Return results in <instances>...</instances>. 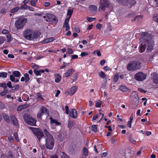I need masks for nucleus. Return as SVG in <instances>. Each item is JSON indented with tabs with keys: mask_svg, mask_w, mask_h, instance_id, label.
<instances>
[{
	"mask_svg": "<svg viewBox=\"0 0 158 158\" xmlns=\"http://www.w3.org/2000/svg\"><path fill=\"white\" fill-rule=\"evenodd\" d=\"M5 40V39L2 36H0V44H2Z\"/></svg>",
	"mask_w": 158,
	"mask_h": 158,
	"instance_id": "54",
	"label": "nucleus"
},
{
	"mask_svg": "<svg viewBox=\"0 0 158 158\" xmlns=\"http://www.w3.org/2000/svg\"><path fill=\"white\" fill-rule=\"evenodd\" d=\"M50 4L49 2H45L44 3V6L46 7L48 6Z\"/></svg>",
	"mask_w": 158,
	"mask_h": 158,
	"instance_id": "64",
	"label": "nucleus"
},
{
	"mask_svg": "<svg viewBox=\"0 0 158 158\" xmlns=\"http://www.w3.org/2000/svg\"><path fill=\"white\" fill-rule=\"evenodd\" d=\"M98 114H96L95 115H94L93 117L92 121L96 120L98 118Z\"/></svg>",
	"mask_w": 158,
	"mask_h": 158,
	"instance_id": "62",
	"label": "nucleus"
},
{
	"mask_svg": "<svg viewBox=\"0 0 158 158\" xmlns=\"http://www.w3.org/2000/svg\"><path fill=\"white\" fill-rule=\"evenodd\" d=\"M43 114H47L48 111L47 109L44 106H42L41 107L40 109V111Z\"/></svg>",
	"mask_w": 158,
	"mask_h": 158,
	"instance_id": "27",
	"label": "nucleus"
},
{
	"mask_svg": "<svg viewBox=\"0 0 158 158\" xmlns=\"http://www.w3.org/2000/svg\"><path fill=\"white\" fill-rule=\"evenodd\" d=\"M63 27L65 28V30L66 31H67L69 29V24H64Z\"/></svg>",
	"mask_w": 158,
	"mask_h": 158,
	"instance_id": "45",
	"label": "nucleus"
},
{
	"mask_svg": "<svg viewBox=\"0 0 158 158\" xmlns=\"http://www.w3.org/2000/svg\"><path fill=\"white\" fill-rule=\"evenodd\" d=\"M109 5L107 0H101L99 10L101 9L102 10H107L109 9Z\"/></svg>",
	"mask_w": 158,
	"mask_h": 158,
	"instance_id": "8",
	"label": "nucleus"
},
{
	"mask_svg": "<svg viewBox=\"0 0 158 158\" xmlns=\"http://www.w3.org/2000/svg\"><path fill=\"white\" fill-rule=\"evenodd\" d=\"M6 85L10 88H12V86L11 85V82L10 81L8 82Z\"/></svg>",
	"mask_w": 158,
	"mask_h": 158,
	"instance_id": "46",
	"label": "nucleus"
},
{
	"mask_svg": "<svg viewBox=\"0 0 158 158\" xmlns=\"http://www.w3.org/2000/svg\"><path fill=\"white\" fill-rule=\"evenodd\" d=\"M96 28L99 30H100L102 28V25L100 23H98L96 25Z\"/></svg>",
	"mask_w": 158,
	"mask_h": 158,
	"instance_id": "49",
	"label": "nucleus"
},
{
	"mask_svg": "<svg viewBox=\"0 0 158 158\" xmlns=\"http://www.w3.org/2000/svg\"><path fill=\"white\" fill-rule=\"evenodd\" d=\"M132 123V122L129 121L127 123V126L130 128H131V127Z\"/></svg>",
	"mask_w": 158,
	"mask_h": 158,
	"instance_id": "56",
	"label": "nucleus"
},
{
	"mask_svg": "<svg viewBox=\"0 0 158 158\" xmlns=\"http://www.w3.org/2000/svg\"><path fill=\"white\" fill-rule=\"evenodd\" d=\"M140 64L141 63L138 61L132 62L128 64L127 69L128 71H134L139 69Z\"/></svg>",
	"mask_w": 158,
	"mask_h": 158,
	"instance_id": "4",
	"label": "nucleus"
},
{
	"mask_svg": "<svg viewBox=\"0 0 158 158\" xmlns=\"http://www.w3.org/2000/svg\"><path fill=\"white\" fill-rule=\"evenodd\" d=\"M94 54H97L98 56H101V54L100 51L98 50L94 51L93 52Z\"/></svg>",
	"mask_w": 158,
	"mask_h": 158,
	"instance_id": "39",
	"label": "nucleus"
},
{
	"mask_svg": "<svg viewBox=\"0 0 158 158\" xmlns=\"http://www.w3.org/2000/svg\"><path fill=\"white\" fill-rule=\"evenodd\" d=\"M30 128L34 134L38 138L40 142L42 138L44 137V134L43 131L40 129L33 127H30Z\"/></svg>",
	"mask_w": 158,
	"mask_h": 158,
	"instance_id": "6",
	"label": "nucleus"
},
{
	"mask_svg": "<svg viewBox=\"0 0 158 158\" xmlns=\"http://www.w3.org/2000/svg\"><path fill=\"white\" fill-rule=\"evenodd\" d=\"M74 71L72 69H69L68 70L63 74V77H67L70 76V75L72 74Z\"/></svg>",
	"mask_w": 158,
	"mask_h": 158,
	"instance_id": "17",
	"label": "nucleus"
},
{
	"mask_svg": "<svg viewBox=\"0 0 158 158\" xmlns=\"http://www.w3.org/2000/svg\"><path fill=\"white\" fill-rule=\"evenodd\" d=\"M70 19V17H68L66 18L64 21V24H69L68 23Z\"/></svg>",
	"mask_w": 158,
	"mask_h": 158,
	"instance_id": "47",
	"label": "nucleus"
},
{
	"mask_svg": "<svg viewBox=\"0 0 158 158\" xmlns=\"http://www.w3.org/2000/svg\"><path fill=\"white\" fill-rule=\"evenodd\" d=\"M30 105L29 104H26L24 105L19 106L17 109V111H21L22 110L26 108L29 106Z\"/></svg>",
	"mask_w": 158,
	"mask_h": 158,
	"instance_id": "19",
	"label": "nucleus"
},
{
	"mask_svg": "<svg viewBox=\"0 0 158 158\" xmlns=\"http://www.w3.org/2000/svg\"><path fill=\"white\" fill-rule=\"evenodd\" d=\"M47 19H45L46 21L52 23L53 22L57 23V19L56 16L53 14L47 13Z\"/></svg>",
	"mask_w": 158,
	"mask_h": 158,
	"instance_id": "10",
	"label": "nucleus"
},
{
	"mask_svg": "<svg viewBox=\"0 0 158 158\" xmlns=\"http://www.w3.org/2000/svg\"><path fill=\"white\" fill-rule=\"evenodd\" d=\"M147 75L142 72H139L135 74V78L138 81H142L145 79Z\"/></svg>",
	"mask_w": 158,
	"mask_h": 158,
	"instance_id": "11",
	"label": "nucleus"
},
{
	"mask_svg": "<svg viewBox=\"0 0 158 158\" xmlns=\"http://www.w3.org/2000/svg\"><path fill=\"white\" fill-rule=\"evenodd\" d=\"M153 20L155 21L158 23V15H157L156 16H154Z\"/></svg>",
	"mask_w": 158,
	"mask_h": 158,
	"instance_id": "50",
	"label": "nucleus"
},
{
	"mask_svg": "<svg viewBox=\"0 0 158 158\" xmlns=\"http://www.w3.org/2000/svg\"><path fill=\"white\" fill-rule=\"evenodd\" d=\"M55 77V82L56 83H59L61 79V77L59 74L56 73L54 75Z\"/></svg>",
	"mask_w": 158,
	"mask_h": 158,
	"instance_id": "22",
	"label": "nucleus"
},
{
	"mask_svg": "<svg viewBox=\"0 0 158 158\" xmlns=\"http://www.w3.org/2000/svg\"><path fill=\"white\" fill-rule=\"evenodd\" d=\"M63 155L62 156V158H70L68 156H67L64 152H62Z\"/></svg>",
	"mask_w": 158,
	"mask_h": 158,
	"instance_id": "57",
	"label": "nucleus"
},
{
	"mask_svg": "<svg viewBox=\"0 0 158 158\" xmlns=\"http://www.w3.org/2000/svg\"><path fill=\"white\" fill-rule=\"evenodd\" d=\"M44 72V71L43 70L41 69L39 70H38L36 69L34 70V73L37 75L38 76L40 75L41 73H43Z\"/></svg>",
	"mask_w": 158,
	"mask_h": 158,
	"instance_id": "25",
	"label": "nucleus"
},
{
	"mask_svg": "<svg viewBox=\"0 0 158 158\" xmlns=\"http://www.w3.org/2000/svg\"><path fill=\"white\" fill-rule=\"evenodd\" d=\"M69 116L73 118H76L77 117V111L75 109H72L70 111Z\"/></svg>",
	"mask_w": 158,
	"mask_h": 158,
	"instance_id": "16",
	"label": "nucleus"
},
{
	"mask_svg": "<svg viewBox=\"0 0 158 158\" xmlns=\"http://www.w3.org/2000/svg\"><path fill=\"white\" fill-rule=\"evenodd\" d=\"M2 116L4 120L7 122L10 121V118L9 116L6 113H3L2 114Z\"/></svg>",
	"mask_w": 158,
	"mask_h": 158,
	"instance_id": "24",
	"label": "nucleus"
},
{
	"mask_svg": "<svg viewBox=\"0 0 158 158\" xmlns=\"http://www.w3.org/2000/svg\"><path fill=\"white\" fill-rule=\"evenodd\" d=\"M88 55V54L85 52H82L81 54V56L82 57Z\"/></svg>",
	"mask_w": 158,
	"mask_h": 158,
	"instance_id": "61",
	"label": "nucleus"
},
{
	"mask_svg": "<svg viewBox=\"0 0 158 158\" xmlns=\"http://www.w3.org/2000/svg\"><path fill=\"white\" fill-rule=\"evenodd\" d=\"M75 124V122H73L69 121L68 122V126L69 128L70 129L71 128L73 125Z\"/></svg>",
	"mask_w": 158,
	"mask_h": 158,
	"instance_id": "32",
	"label": "nucleus"
},
{
	"mask_svg": "<svg viewBox=\"0 0 158 158\" xmlns=\"http://www.w3.org/2000/svg\"><path fill=\"white\" fill-rule=\"evenodd\" d=\"M77 78V75H75L73 77L72 80L73 81H75Z\"/></svg>",
	"mask_w": 158,
	"mask_h": 158,
	"instance_id": "63",
	"label": "nucleus"
},
{
	"mask_svg": "<svg viewBox=\"0 0 158 158\" xmlns=\"http://www.w3.org/2000/svg\"><path fill=\"white\" fill-rule=\"evenodd\" d=\"M65 113L66 114H69V108L67 106H65Z\"/></svg>",
	"mask_w": 158,
	"mask_h": 158,
	"instance_id": "52",
	"label": "nucleus"
},
{
	"mask_svg": "<svg viewBox=\"0 0 158 158\" xmlns=\"http://www.w3.org/2000/svg\"><path fill=\"white\" fill-rule=\"evenodd\" d=\"M19 88V85H17L12 86L13 90H15L18 89Z\"/></svg>",
	"mask_w": 158,
	"mask_h": 158,
	"instance_id": "53",
	"label": "nucleus"
},
{
	"mask_svg": "<svg viewBox=\"0 0 158 158\" xmlns=\"http://www.w3.org/2000/svg\"><path fill=\"white\" fill-rule=\"evenodd\" d=\"M1 87H2L4 88V89H7L6 85L5 83H2L0 84Z\"/></svg>",
	"mask_w": 158,
	"mask_h": 158,
	"instance_id": "43",
	"label": "nucleus"
},
{
	"mask_svg": "<svg viewBox=\"0 0 158 158\" xmlns=\"http://www.w3.org/2000/svg\"><path fill=\"white\" fill-rule=\"evenodd\" d=\"M143 133L146 134L147 136H149L152 133L150 131H148L146 132L144 131Z\"/></svg>",
	"mask_w": 158,
	"mask_h": 158,
	"instance_id": "60",
	"label": "nucleus"
},
{
	"mask_svg": "<svg viewBox=\"0 0 158 158\" xmlns=\"http://www.w3.org/2000/svg\"><path fill=\"white\" fill-rule=\"evenodd\" d=\"M99 76L102 78H104L105 77L106 75L102 71H101L99 73Z\"/></svg>",
	"mask_w": 158,
	"mask_h": 158,
	"instance_id": "38",
	"label": "nucleus"
},
{
	"mask_svg": "<svg viewBox=\"0 0 158 158\" xmlns=\"http://www.w3.org/2000/svg\"><path fill=\"white\" fill-rule=\"evenodd\" d=\"M119 89L123 92H127L128 90V89L124 85L121 86L119 87Z\"/></svg>",
	"mask_w": 158,
	"mask_h": 158,
	"instance_id": "26",
	"label": "nucleus"
},
{
	"mask_svg": "<svg viewBox=\"0 0 158 158\" xmlns=\"http://www.w3.org/2000/svg\"><path fill=\"white\" fill-rule=\"evenodd\" d=\"M7 73L5 72H2L0 73V77L6 78L7 76Z\"/></svg>",
	"mask_w": 158,
	"mask_h": 158,
	"instance_id": "28",
	"label": "nucleus"
},
{
	"mask_svg": "<svg viewBox=\"0 0 158 158\" xmlns=\"http://www.w3.org/2000/svg\"><path fill=\"white\" fill-rule=\"evenodd\" d=\"M44 114L43 113L40 111L37 114V117L39 119L42 120L41 116Z\"/></svg>",
	"mask_w": 158,
	"mask_h": 158,
	"instance_id": "37",
	"label": "nucleus"
},
{
	"mask_svg": "<svg viewBox=\"0 0 158 158\" xmlns=\"http://www.w3.org/2000/svg\"><path fill=\"white\" fill-rule=\"evenodd\" d=\"M27 22V18H20L18 19L15 23V26L17 29L23 28L25 23Z\"/></svg>",
	"mask_w": 158,
	"mask_h": 158,
	"instance_id": "5",
	"label": "nucleus"
},
{
	"mask_svg": "<svg viewBox=\"0 0 158 158\" xmlns=\"http://www.w3.org/2000/svg\"><path fill=\"white\" fill-rule=\"evenodd\" d=\"M73 12V10H71V9H69L68 10L67 13V15H69V16L68 17L70 18L71 15H72V13Z\"/></svg>",
	"mask_w": 158,
	"mask_h": 158,
	"instance_id": "34",
	"label": "nucleus"
},
{
	"mask_svg": "<svg viewBox=\"0 0 158 158\" xmlns=\"http://www.w3.org/2000/svg\"><path fill=\"white\" fill-rule=\"evenodd\" d=\"M37 97L40 100L42 101L44 100V98H42L41 96V95L40 94H37Z\"/></svg>",
	"mask_w": 158,
	"mask_h": 158,
	"instance_id": "48",
	"label": "nucleus"
},
{
	"mask_svg": "<svg viewBox=\"0 0 158 158\" xmlns=\"http://www.w3.org/2000/svg\"><path fill=\"white\" fill-rule=\"evenodd\" d=\"M140 42L141 43V46L140 47V52H144L146 48V46L145 44L144 43L146 41H142Z\"/></svg>",
	"mask_w": 158,
	"mask_h": 158,
	"instance_id": "18",
	"label": "nucleus"
},
{
	"mask_svg": "<svg viewBox=\"0 0 158 158\" xmlns=\"http://www.w3.org/2000/svg\"><path fill=\"white\" fill-rule=\"evenodd\" d=\"M152 75L153 76V79L154 83L158 84V74L153 73Z\"/></svg>",
	"mask_w": 158,
	"mask_h": 158,
	"instance_id": "20",
	"label": "nucleus"
},
{
	"mask_svg": "<svg viewBox=\"0 0 158 158\" xmlns=\"http://www.w3.org/2000/svg\"><path fill=\"white\" fill-rule=\"evenodd\" d=\"M68 52L70 54H72L73 53V51L72 49L70 48H69L68 49Z\"/></svg>",
	"mask_w": 158,
	"mask_h": 158,
	"instance_id": "59",
	"label": "nucleus"
},
{
	"mask_svg": "<svg viewBox=\"0 0 158 158\" xmlns=\"http://www.w3.org/2000/svg\"><path fill=\"white\" fill-rule=\"evenodd\" d=\"M91 130L94 132H96L97 131V127L95 125H93L91 126Z\"/></svg>",
	"mask_w": 158,
	"mask_h": 158,
	"instance_id": "31",
	"label": "nucleus"
},
{
	"mask_svg": "<svg viewBox=\"0 0 158 158\" xmlns=\"http://www.w3.org/2000/svg\"><path fill=\"white\" fill-rule=\"evenodd\" d=\"M49 119L50 120V123L51 124H55L56 126H59L60 125V123L57 122L56 120L52 119V117H50Z\"/></svg>",
	"mask_w": 158,
	"mask_h": 158,
	"instance_id": "23",
	"label": "nucleus"
},
{
	"mask_svg": "<svg viewBox=\"0 0 158 158\" xmlns=\"http://www.w3.org/2000/svg\"><path fill=\"white\" fill-rule=\"evenodd\" d=\"M131 97L133 99L134 104L135 107H136L138 106L139 102V98L137 93L135 91H133L131 94Z\"/></svg>",
	"mask_w": 158,
	"mask_h": 158,
	"instance_id": "9",
	"label": "nucleus"
},
{
	"mask_svg": "<svg viewBox=\"0 0 158 158\" xmlns=\"http://www.w3.org/2000/svg\"><path fill=\"white\" fill-rule=\"evenodd\" d=\"M12 73V75H10V79L11 81H15V77H18L21 76L20 73L17 71H14Z\"/></svg>",
	"mask_w": 158,
	"mask_h": 158,
	"instance_id": "12",
	"label": "nucleus"
},
{
	"mask_svg": "<svg viewBox=\"0 0 158 158\" xmlns=\"http://www.w3.org/2000/svg\"><path fill=\"white\" fill-rule=\"evenodd\" d=\"M37 1V0H36V1H34V0H31L30 2V3H31V4L34 6H35L36 5V3Z\"/></svg>",
	"mask_w": 158,
	"mask_h": 158,
	"instance_id": "42",
	"label": "nucleus"
},
{
	"mask_svg": "<svg viewBox=\"0 0 158 158\" xmlns=\"http://www.w3.org/2000/svg\"><path fill=\"white\" fill-rule=\"evenodd\" d=\"M97 8V7L94 5H91L89 7V10L92 13L95 12Z\"/></svg>",
	"mask_w": 158,
	"mask_h": 158,
	"instance_id": "21",
	"label": "nucleus"
},
{
	"mask_svg": "<svg viewBox=\"0 0 158 158\" xmlns=\"http://www.w3.org/2000/svg\"><path fill=\"white\" fill-rule=\"evenodd\" d=\"M27 7V6L25 4H23L22 6H21L19 9H26Z\"/></svg>",
	"mask_w": 158,
	"mask_h": 158,
	"instance_id": "58",
	"label": "nucleus"
},
{
	"mask_svg": "<svg viewBox=\"0 0 158 158\" xmlns=\"http://www.w3.org/2000/svg\"><path fill=\"white\" fill-rule=\"evenodd\" d=\"M143 36L139 39L140 41H146L148 44V48L147 51L148 52H150L153 49L154 42L151 36L148 34L146 33H143L142 34Z\"/></svg>",
	"mask_w": 158,
	"mask_h": 158,
	"instance_id": "1",
	"label": "nucleus"
},
{
	"mask_svg": "<svg viewBox=\"0 0 158 158\" xmlns=\"http://www.w3.org/2000/svg\"><path fill=\"white\" fill-rule=\"evenodd\" d=\"M23 36L27 40H30L38 38L37 33L32 30L27 29L23 31Z\"/></svg>",
	"mask_w": 158,
	"mask_h": 158,
	"instance_id": "3",
	"label": "nucleus"
},
{
	"mask_svg": "<svg viewBox=\"0 0 158 158\" xmlns=\"http://www.w3.org/2000/svg\"><path fill=\"white\" fill-rule=\"evenodd\" d=\"M23 118L25 123L27 124L32 126H34L35 124L36 121L28 114H25Z\"/></svg>",
	"mask_w": 158,
	"mask_h": 158,
	"instance_id": "7",
	"label": "nucleus"
},
{
	"mask_svg": "<svg viewBox=\"0 0 158 158\" xmlns=\"http://www.w3.org/2000/svg\"><path fill=\"white\" fill-rule=\"evenodd\" d=\"M24 77L25 79V82L26 83L28 82L30 80L29 74L28 73H25L24 74Z\"/></svg>",
	"mask_w": 158,
	"mask_h": 158,
	"instance_id": "29",
	"label": "nucleus"
},
{
	"mask_svg": "<svg viewBox=\"0 0 158 158\" xmlns=\"http://www.w3.org/2000/svg\"><path fill=\"white\" fill-rule=\"evenodd\" d=\"M77 89L76 86L72 87L68 90L67 92L65 93V94L68 93L70 95L72 96L75 93Z\"/></svg>",
	"mask_w": 158,
	"mask_h": 158,
	"instance_id": "15",
	"label": "nucleus"
},
{
	"mask_svg": "<svg viewBox=\"0 0 158 158\" xmlns=\"http://www.w3.org/2000/svg\"><path fill=\"white\" fill-rule=\"evenodd\" d=\"M10 120L13 125L17 126L18 125V120L16 118L15 116L12 114L10 115Z\"/></svg>",
	"mask_w": 158,
	"mask_h": 158,
	"instance_id": "14",
	"label": "nucleus"
},
{
	"mask_svg": "<svg viewBox=\"0 0 158 158\" xmlns=\"http://www.w3.org/2000/svg\"><path fill=\"white\" fill-rule=\"evenodd\" d=\"M14 136L17 141H19V139L18 137V135L16 132L14 133Z\"/></svg>",
	"mask_w": 158,
	"mask_h": 158,
	"instance_id": "41",
	"label": "nucleus"
},
{
	"mask_svg": "<svg viewBox=\"0 0 158 158\" xmlns=\"http://www.w3.org/2000/svg\"><path fill=\"white\" fill-rule=\"evenodd\" d=\"M45 135V146L46 148L49 150L52 149L54 146V140L52 136L50 134L47 130H44Z\"/></svg>",
	"mask_w": 158,
	"mask_h": 158,
	"instance_id": "2",
	"label": "nucleus"
},
{
	"mask_svg": "<svg viewBox=\"0 0 158 158\" xmlns=\"http://www.w3.org/2000/svg\"><path fill=\"white\" fill-rule=\"evenodd\" d=\"M5 106L4 104L2 102H0V109H2L5 108Z\"/></svg>",
	"mask_w": 158,
	"mask_h": 158,
	"instance_id": "55",
	"label": "nucleus"
},
{
	"mask_svg": "<svg viewBox=\"0 0 158 158\" xmlns=\"http://www.w3.org/2000/svg\"><path fill=\"white\" fill-rule=\"evenodd\" d=\"M87 19L88 22H91L93 21V20H95V18H90L89 17H87Z\"/></svg>",
	"mask_w": 158,
	"mask_h": 158,
	"instance_id": "44",
	"label": "nucleus"
},
{
	"mask_svg": "<svg viewBox=\"0 0 158 158\" xmlns=\"http://www.w3.org/2000/svg\"><path fill=\"white\" fill-rule=\"evenodd\" d=\"M83 153L85 156H87L88 155V152L87 149L85 148H84L83 150Z\"/></svg>",
	"mask_w": 158,
	"mask_h": 158,
	"instance_id": "30",
	"label": "nucleus"
},
{
	"mask_svg": "<svg viewBox=\"0 0 158 158\" xmlns=\"http://www.w3.org/2000/svg\"><path fill=\"white\" fill-rule=\"evenodd\" d=\"M119 77V76L118 74H116L115 75L113 80L114 82H116L118 80V79Z\"/></svg>",
	"mask_w": 158,
	"mask_h": 158,
	"instance_id": "36",
	"label": "nucleus"
},
{
	"mask_svg": "<svg viewBox=\"0 0 158 158\" xmlns=\"http://www.w3.org/2000/svg\"><path fill=\"white\" fill-rule=\"evenodd\" d=\"M116 1L126 5H127L129 4L131 5L135 3V1L134 0H116Z\"/></svg>",
	"mask_w": 158,
	"mask_h": 158,
	"instance_id": "13",
	"label": "nucleus"
},
{
	"mask_svg": "<svg viewBox=\"0 0 158 158\" xmlns=\"http://www.w3.org/2000/svg\"><path fill=\"white\" fill-rule=\"evenodd\" d=\"M101 105V101L98 100L95 104V107H99Z\"/></svg>",
	"mask_w": 158,
	"mask_h": 158,
	"instance_id": "40",
	"label": "nucleus"
},
{
	"mask_svg": "<svg viewBox=\"0 0 158 158\" xmlns=\"http://www.w3.org/2000/svg\"><path fill=\"white\" fill-rule=\"evenodd\" d=\"M129 140L131 141V143H132L133 144H135V140L134 139V138L131 137H130L129 138Z\"/></svg>",
	"mask_w": 158,
	"mask_h": 158,
	"instance_id": "51",
	"label": "nucleus"
},
{
	"mask_svg": "<svg viewBox=\"0 0 158 158\" xmlns=\"http://www.w3.org/2000/svg\"><path fill=\"white\" fill-rule=\"evenodd\" d=\"M8 92L7 89H4V91L0 93V95L2 96L5 95Z\"/></svg>",
	"mask_w": 158,
	"mask_h": 158,
	"instance_id": "35",
	"label": "nucleus"
},
{
	"mask_svg": "<svg viewBox=\"0 0 158 158\" xmlns=\"http://www.w3.org/2000/svg\"><path fill=\"white\" fill-rule=\"evenodd\" d=\"M19 9V7H17L11 10L10 12L11 13H14L17 12Z\"/></svg>",
	"mask_w": 158,
	"mask_h": 158,
	"instance_id": "33",
	"label": "nucleus"
}]
</instances>
